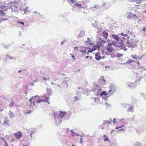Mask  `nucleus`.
<instances>
[{
  "label": "nucleus",
  "mask_w": 146,
  "mask_h": 146,
  "mask_svg": "<svg viewBox=\"0 0 146 146\" xmlns=\"http://www.w3.org/2000/svg\"><path fill=\"white\" fill-rule=\"evenodd\" d=\"M66 112H65L60 111L58 114L54 113V119L55 121V122L58 127L60 123L62 121V119L65 115Z\"/></svg>",
  "instance_id": "1"
},
{
  "label": "nucleus",
  "mask_w": 146,
  "mask_h": 146,
  "mask_svg": "<svg viewBox=\"0 0 146 146\" xmlns=\"http://www.w3.org/2000/svg\"><path fill=\"white\" fill-rule=\"evenodd\" d=\"M138 41V40L133 38H131L130 40H127L126 43L128 45L129 47L133 48L137 46V44Z\"/></svg>",
  "instance_id": "2"
},
{
  "label": "nucleus",
  "mask_w": 146,
  "mask_h": 146,
  "mask_svg": "<svg viewBox=\"0 0 146 146\" xmlns=\"http://www.w3.org/2000/svg\"><path fill=\"white\" fill-rule=\"evenodd\" d=\"M105 5V3H104L102 6L99 5H94L93 7H91L90 8L92 9L93 12L96 13V14H98L101 11V7L104 8V6Z\"/></svg>",
  "instance_id": "3"
},
{
  "label": "nucleus",
  "mask_w": 146,
  "mask_h": 146,
  "mask_svg": "<svg viewBox=\"0 0 146 146\" xmlns=\"http://www.w3.org/2000/svg\"><path fill=\"white\" fill-rule=\"evenodd\" d=\"M93 88L92 89L91 91L94 92V93L96 96H98L101 91V89L98 85L96 84H94L93 85Z\"/></svg>",
  "instance_id": "4"
},
{
  "label": "nucleus",
  "mask_w": 146,
  "mask_h": 146,
  "mask_svg": "<svg viewBox=\"0 0 146 146\" xmlns=\"http://www.w3.org/2000/svg\"><path fill=\"white\" fill-rule=\"evenodd\" d=\"M109 88L110 90L108 93L110 94V96H111L116 92L117 87L115 85L112 84L110 86Z\"/></svg>",
  "instance_id": "5"
},
{
  "label": "nucleus",
  "mask_w": 146,
  "mask_h": 146,
  "mask_svg": "<svg viewBox=\"0 0 146 146\" xmlns=\"http://www.w3.org/2000/svg\"><path fill=\"white\" fill-rule=\"evenodd\" d=\"M22 136V133L20 131H18L14 134V136L16 139H19Z\"/></svg>",
  "instance_id": "6"
},
{
  "label": "nucleus",
  "mask_w": 146,
  "mask_h": 146,
  "mask_svg": "<svg viewBox=\"0 0 146 146\" xmlns=\"http://www.w3.org/2000/svg\"><path fill=\"white\" fill-rule=\"evenodd\" d=\"M133 62H136L137 64L138 65H139V61H137L136 62L134 60H132L131 59H129V60L127 62H126V63H124L123 64H130L131 65V63Z\"/></svg>",
  "instance_id": "7"
},
{
  "label": "nucleus",
  "mask_w": 146,
  "mask_h": 146,
  "mask_svg": "<svg viewBox=\"0 0 146 146\" xmlns=\"http://www.w3.org/2000/svg\"><path fill=\"white\" fill-rule=\"evenodd\" d=\"M136 87V85L135 84L133 83H129V84H127V87L128 88H133Z\"/></svg>",
  "instance_id": "8"
},
{
  "label": "nucleus",
  "mask_w": 146,
  "mask_h": 146,
  "mask_svg": "<svg viewBox=\"0 0 146 146\" xmlns=\"http://www.w3.org/2000/svg\"><path fill=\"white\" fill-rule=\"evenodd\" d=\"M103 46L102 43L99 41H98L96 45H94V46H96L97 48H100L101 47H103Z\"/></svg>",
  "instance_id": "9"
},
{
  "label": "nucleus",
  "mask_w": 146,
  "mask_h": 146,
  "mask_svg": "<svg viewBox=\"0 0 146 146\" xmlns=\"http://www.w3.org/2000/svg\"><path fill=\"white\" fill-rule=\"evenodd\" d=\"M46 95H48V96H51L52 93V92L50 88H47L46 89Z\"/></svg>",
  "instance_id": "10"
},
{
  "label": "nucleus",
  "mask_w": 146,
  "mask_h": 146,
  "mask_svg": "<svg viewBox=\"0 0 146 146\" xmlns=\"http://www.w3.org/2000/svg\"><path fill=\"white\" fill-rule=\"evenodd\" d=\"M112 37L115 40L117 41H119L120 40V38L118 35H116L113 34L112 35Z\"/></svg>",
  "instance_id": "11"
},
{
  "label": "nucleus",
  "mask_w": 146,
  "mask_h": 146,
  "mask_svg": "<svg viewBox=\"0 0 146 146\" xmlns=\"http://www.w3.org/2000/svg\"><path fill=\"white\" fill-rule=\"evenodd\" d=\"M103 36L105 38H107L108 36V33L105 31H104L102 33Z\"/></svg>",
  "instance_id": "12"
},
{
  "label": "nucleus",
  "mask_w": 146,
  "mask_h": 146,
  "mask_svg": "<svg viewBox=\"0 0 146 146\" xmlns=\"http://www.w3.org/2000/svg\"><path fill=\"white\" fill-rule=\"evenodd\" d=\"M85 34V31L82 30L81 31L80 34L78 35V37H82Z\"/></svg>",
  "instance_id": "13"
},
{
  "label": "nucleus",
  "mask_w": 146,
  "mask_h": 146,
  "mask_svg": "<svg viewBox=\"0 0 146 146\" xmlns=\"http://www.w3.org/2000/svg\"><path fill=\"white\" fill-rule=\"evenodd\" d=\"M106 49L108 52H112L114 50V49L113 48L110 47H107L106 48Z\"/></svg>",
  "instance_id": "14"
},
{
  "label": "nucleus",
  "mask_w": 146,
  "mask_h": 146,
  "mask_svg": "<svg viewBox=\"0 0 146 146\" xmlns=\"http://www.w3.org/2000/svg\"><path fill=\"white\" fill-rule=\"evenodd\" d=\"M86 42L88 43L89 45H92L93 44V43H90L92 42V41L89 38H87V40L86 41Z\"/></svg>",
  "instance_id": "15"
},
{
  "label": "nucleus",
  "mask_w": 146,
  "mask_h": 146,
  "mask_svg": "<svg viewBox=\"0 0 146 146\" xmlns=\"http://www.w3.org/2000/svg\"><path fill=\"white\" fill-rule=\"evenodd\" d=\"M0 15L1 16L3 17L5 16L6 14L4 11H3L2 9H0Z\"/></svg>",
  "instance_id": "16"
},
{
  "label": "nucleus",
  "mask_w": 146,
  "mask_h": 146,
  "mask_svg": "<svg viewBox=\"0 0 146 146\" xmlns=\"http://www.w3.org/2000/svg\"><path fill=\"white\" fill-rule=\"evenodd\" d=\"M68 78H65L64 80L63 81V83L64 84L65 86V85H66V86L67 87L68 86V84L67 83V82H68V80H67Z\"/></svg>",
  "instance_id": "17"
},
{
  "label": "nucleus",
  "mask_w": 146,
  "mask_h": 146,
  "mask_svg": "<svg viewBox=\"0 0 146 146\" xmlns=\"http://www.w3.org/2000/svg\"><path fill=\"white\" fill-rule=\"evenodd\" d=\"M107 95H108V94L105 91H103L100 94V96H106Z\"/></svg>",
  "instance_id": "18"
},
{
  "label": "nucleus",
  "mask_w": 146,
  "mask_h": 146,
  "mask_svg": "<svg viewBox=\"0 0 146 146\" xmlns=\"http://www.w3.org/2000/svg\"><path fill=\"white\" fill-rule=\"evenodd\" d=\"M82 5L81 4H80L78 3H76L74 4V7H78V8H81Z\"/></svg>",
  "instance_id": "19"
},
{
  "label": "nucleus",
  "mask_w": 146,
  "mask_h": 146,
  "mask_svg": "<svg viewBox=\"0 0 146 146\" xmlns=\"http://www.w3.org/2000/svg\"><path fill=\"white\" fill-rule=\"evenodd\" d=\"M19 47L23 50H27V47L25 46V45L24 44H22L21 46H19Z\"/></svg>",
  "instance_id": "20"
},
{
  "label": "nucleus",
  "mask_w": 146,
  "mask_h": 146,
  "mask_svg": "<svg viewBox=\"0 0 146 146\" xmlns=\"http://www.w3.org/2000/svg\"><path fill=\"white\" fill-rule=\"evenodd\" d=\"M127 111L130 112H133V108L132 106H131L129 108Z\"/></svg>",
  "instance_id": "21"
},
{
  "label": "nucleus",
  "mask_w": 146,
  "mask_h": 146,
  "mask_svg": "<svg viewBox=\"0 0 146 146\" xmlns=\"http://www.w3.org/2000/svg\"><path fill=\"white\" fill-rule=\"evenodd\" d=\"M38 97V96L37 95H36L35 96H32L30 98L29 102L30 103V104H31V105H32V100H33V98H35V97Z\"/></svg>",
  "instance_id": "22"
},
{
  "label": "nucleus",
  "mask_w": 146,
  "mask_h": 146,
  "mask_svg": "<svg viewBox=\"0 0 146 146\" xmlns=\"http://www.w3.org/2000/svg\"><path fill=\"white\" fill-rule=\"evenodd\" d=\"M5 57L6 58H9L11 60L14 59V58L13 57L11 56L8 54H7L6 55Z\"/></svg>",
  "instance_id": "23"
},
{
  "label": "nucleus",
  "mask_w": 146,
  "mask_h": 146,
  "mask_svg": "<svg viewBox=\"0 0 146 146\" xmlns=\"http://www.w3.org/2000/svg\"><path fill=\"white\" fill-rule=\"evenodd\" d=\"M103 138H104V140L105 141H107L109 140V139L107 136L105 135H103Z\"/></svg>",
  "instance_id": "24"
},
{
  "label": "nucleus",
  "mask_w": 146,
  "mask_h": 146,
  "mask_svg": "<svg viewBox=\"0 0 146 146\" xmlns=\"http://www.w3.org/2000/svg\"><path fill=\"white\" fill-rule=\"evenodd\" d=\"M48 102V101L47 100H42H42H38L37 101H36V103H40L41 102Z\"/></svg>",
  "instance_id": "25"
},
{
  "label": "nucleus",
  "mask_w": 146,
  "mask_h": 146,
  "mask_svg": "<svg viewBox=\"0 0 146 146\" xmlns=\"http://www.w3.org/2000/svg\"><path fill=\"white\" fill-rule=\"evenodd\" d=\"M132 13L131 12H128L127 13V14L128 15L127 16V18L130 19L131 18V17H132Z\"/></svg>",
  "instance_id": "26"
},
{
  "label": "nucleus",
  "mask_w": 146,
  "mask_h": 146,
  "mask_svg": "<svg viewBox=\"0 0 146 146\" xmlns=\"http://www.w3.org/2000/svg\"><path fill=\"white\" fill-rule=\"evenodd\" d=\"M135 146H142L141 143L139 142H137L135 144Z\"/></svg>",
  "instance_id": "27"
},
{
  "label": "nucleus",
  "mask_w": 146,
  "mask_h": 146,
  "mask_svg": "<svg viewBox=\"0 0 146 146\" xmlns=\"http://www.w3.org/2000/svg\"><path fill=\"white\" fill-rule=\"evenodd\" d=\"M9 112L10 113V116L11 118H13L15 117V116L13 112H11V111H9Z\"/></svg>",
  "instance_id": "28"
},
{
  "label": "nucleus",
  "mask_w": 146,
  "mask_h": 146,
  "mask_svg": "<svg viewBox=\"0 0 146 146\" xmlns=\"http://www.w3.org/2000/svg\"><path fill=\"white\" fill-rule=\"evenodd\" d=\"M11 46V45L10 44H9L8 45H4L3 46V47L7 49L9 47H10Z\"/></svg>",
  "instance_id": "29"
},
{
  "label": "nucleus",
  "mask_w": 146,
  "mask_h": 146,
  "mask_svg": "<svg viewBox=\"0 0 146 146\" xmlns=\"http://www.w3.org/2000/svg\"><path fill=\"white\" fill-rule=\"evenodd\" d=\"M1 7H3L2 10L3 11H7V8H6V6L3 5L1 6Z\"/></svg>",
  "instance_id": "30"
},
{
  "label": "nucleus",
  "mask_w": 146,
  "mask_h": 146,
  "mask_svg": "<svg viewBox=\"0 0 146 146\" xmlns=\"http://www.w3.org/2000/svg\"><path fill=\"white\" fill-rule=\"evenodd\" d=\"M123 55V54H122L117 53L116 57L118 58H120Z\"/></svg>",
  "instance_id": "31"
},
{
  "label": "nucleus",
  "mask_w": 146,
  "mask_h": 146,
  "mask_svg": "<svg viewBox=\"0 0 146 146\" xmlns=\"http://www.w3.org/2000/svg\"><path fill=\"white\" fill-rule=\"evenodd\" d=\"M73 99L74 100V102L77 101L79 100L78 97L77 96L74 97L73 98Z\"/></svg>",
  "instance_id": "32"
},
{
  "label": "nucleus",
  "mask_w": 146,
  "mask_h": 146,
  "mask_svg": "<svg viewBox=\"0 0 146 146\" xmlns=\"http://www.w3.org/2000/svg\"><path fill=\"white\" fill-rule=\"evenodd\" d=\"M132 19H134V18H135L136 19H137L138 18V17L136 15L133 14V13L132 14Z\"/></svg>",
  "instance_id": "33"
},
{
  "label": "nucleus",
  "mask_w": 146,
  "mask_h": 146,
  "mask_svg": "<svg viewBox=\"0 0 146 146\" xmlns=\"http://www.w3.org/2000/svg\"><path fill=\"white\" fill-rule=\"evenodd\" d=\"M101 58V56H97L95 57V59L97 60H100Z\"/></svg>",
  "instance_id": "34"
},
{
  "label": "nucleus",
  "mask_w": 146,
  "mask_h": 146,
  "mask_svg": "<svg viewBox=\"0 0 146 146\" xmlns=\"http://www.w3.org/2000/svg\"><path fill=\"white\" fill-rule=\"evenodd\" d=\"M141 1H142V0H135L134 1V2H137L136 3V4H137V3L139 4V3H140Z\"/></svg>",
  "instance_id": "35"
},
{
  "label": "nucleus",
  "mask_w": 146,
  "mask_h": 146,
  "mask_svg": "<svg viewBox=\"0 0 146 146\" xmlns=\"http://www.w3.org/2000/svg\"><path fill=\"white\" fill-rule=\"evenodd\" d=\"M39 98V97L38 96V97H35V98H33V100H34V101H35L36 103V101H37V99H38Z\"/></svg>",
  "instance_id": "36"
},
{
  "label": "nucleus",
  "mask_w": 146,
  "mask_h": 146,
  "mask_svg": "<svg viewBox=\"0 0 146 146\" xmlns=\"http://www.w3.org/2000/svg\"><path fill=\"white\" fill-rule=\"evenodd\" d=\"M80 51L82 52L83 54H85L86 52V49H85L84 50L81 49L80 50Z\"/></svg>",
  "instance_id": "37"
},
{
  "label": "nucleus",
  "mask_w": 146,
  "mask_h": 146,
  "mask_svg": "<svg viewBox=\"0 0 146 146\" xmlns=\"http://www.w3.org/2000/svg\"><path fill=\"white\" fill-rule=\"evenodd\" d=\"M17 22L18 24H21L22 25H24V22H23L20 21H18Z\"/></svg>",
  "instance_id": "38"
},
{
  "label": "nucleus",
  "mask_w": 146,
  "mask_h": 146,
  "mask_svg": "<svg viewBox=\"0 0 146 146\" xmlns=\"http://www.w3.org/2000/svg\"><path fill=\"white\" fill-rule=\"evenodd\" d=\"M122 131V132H123L125 131V129H124L123 128L121 129H120L118 130L117 131V132H118L119 131Z\"/></svg>",
  "instance_id": "39"
},
{
  "label": "nucleus",
  "mask_w": 146,
  "mask_h": 146,
  "mask_svg": "<svg viewBox=\"0 0 146 146\" xmlns=\"http://www.w3.org/2000/svg\"><path fill=\"white\" fill-rule=\"evenodd\" d=\"M123 46L124 45H122L121 44H120V46H119L118 47L120 48V49H119V50L123 49ZM117 50H119V49H117Z\"/></svg>",
  "instance_id": "40"
},
{
  "label": "nucleus",
  "mask_w": 146,
  "mask_h": 146,
  "mask_svg": "<svg viewBox=\"0 0 146 146\" xmlns=\"http://www.w3.org/2000/svg\"><path fill=\"white\" fill-rule=\"evenodd\" d=\"M36 131V130L35 129H33L31 131V134H34Z\"/></svg>",
  "instance_id": "41"
},
{
  "label": "nucleus",
  "mask_w": 146,
  "mask_h": 146,
  "mask_svg": "<svg viewBox=\"0 0 146 146\" xmlns=\"http://www.w3.org/2000/svg\"><path fill=\"white\" fill-rule=\"evenodd\" d=\"M93 52V50H92L91 49L89 50L86 52V54L87 55H89V53H92Z\"/></svg>",
  "instance_id": "42"
},
{
  "label": "nucleus",
  "mask_w": 146,
  "mask_h": 146,
  "mask_svg": "<svg viewBox=\"0 0 146 146\" xmlns=\"http://www.w3.org/2000/svg\"><path fill=\"white\" fill-rule=\"evenodd\" d=\"M118 35H121L124 36L125 37H126L127 36V34H124L123 33H120V34H119Z\"/></svg>",
  "instance_id": "43"
},
{
  "label": "nucleus",
  "mask_w": 146,
  "mask_h": 146,
  "mask_svg": "<svg viewBox=\"0 0 146 146\" xmlns=\"http://www.w3.org/2000/svg\"><path fill=\"white\" fill-rule=\"evenodd\" d=\"M14 104V102H11L10 103V104L9 106L10 107H11V106H13Z\"/></svg>",
  "instance_id": "44"
},
{
  "label": "nucleus",
  "mask_w": 146,
  "mask_h": 146,
  "mask_svg": "<svg viewBox=\"0 0 146 146\" xmlns=\"http://www.w3.org/2000/svg\"><path fill=\"white\" fill-rule=\"evenodd\" d=\"M13 7L14 11H16L17 10L18 7L14 5L13 6Z\"/></svg>",
  "instance_id": "45"
},
{
  "label": "nucleus",
  "mask_w": 146,
  "mask_h": 146,
  "mask_svg": "<svg viewBox=\"0 0 146 146\" xmlns=\"http://www.w3.org/2000/svg\"><path fill=\"white\" fill-rule=\"evenodd\" d=\"M120 40L119 42L120 44L124 45V42L123 41V40L121 39Z\"/></svg>",
  "instance_id": "46"
},
{
  "label": "nucleus",
  "mask_w": 146,
  "mask_h": 146,
  "mask_svg": "<svg viewBox=\"0 0 146 146\" xmlns=\"http://www.w3.org/2000/svg\"><path fill=\"white\" fill-rule=\"evenodd\" d=\"M9 9H11L12 12H13L14 11L13 6H10L9 7Z\"/></svg>",
  "instance_id": "47"
},
{
  "label": "nucleus",
  "mask_w": 146,
  "mask_h": 146,
  "mask_svg": "<svg viewBox=\"0 0 146 146\" xmlns=\"http://www.w3.org/2000/svg\"><path fill=\"white\" fill-rule=\"evenodd\" d=\"M96 46H94H94L92 47V49H91V50H93V51L95 50L96 49Z\"/></svg>",
  "instance_id": "48"
},
{
  "label": "nucleus",
  "mask_w": 146,
  "mask_h": 146,
  "mask_svg": "<svg viewBox=\"0 0 146 146\" xmlns=\"http://www.w3.org/2000/svg\"><path fill=\"white\" fill-rule=\"evenodd\" d=\"M102 99H104L105 100L107 101V99L106 98V96H101Z\"/></svg>",
  "instance_id": "49"
},
{
  "label": "nucleus",
  "mask_w": 146,
  "mask_h": 146,
  "mask_svg": "<svg viewBox=\"0 0 146 146\" xmlns=\"http://www.w3.org/2000/svg\"><path fill=\"white\" fill-rule=\"evenodd\" d=\"M117 43V42L116 41H113L112 42V45H115Z\"/></svg>",
  "instance_id": "50"
},
{
  "label": "nucleus",
  "mask_w": 146,
  "mask_h": 146,
  "mask_svg": "<svg viewBox=\"0 0 146 146\" xmlns=\"http://www.w3.org/2000/svg\"><path fill=\"white\" fill-rule=\"evenodd\" d=\"M100 42L102 43L103 44H104L106 42V41L103 40H101L100 41Z\"/></svg>",
  "instance_id": "51"
},
{
  "label": "nucleus",
  "mask_w": 146,
  "mask_h": 146,
  "mask_svg": "<svg viewBox=\"0 0 146 146\" xmlns=\"http://www.w3.org/2000/svg\"><path fill=\"white\" fill-rule=\"evenodd\" d=\"M105 127V125L104 124H102L100 126V127H101V129L103 130L104 129V127Z\"/></svg>",
  "instance_id": "52"
},
{
  "label": "nucleus",
  "mask_w": 146,
  "mask_h": 146,
  "mask_svg": "<svg viewBox=\"0 0 146 146\" xmlns=\"http://www.w3.org/2000/svg\"><path fill=\"white\" fill-rule=\"evenodd\" d=\"M32 111L31 110H28L26 112V113L29 114L31 113Z\"/></svg>",
  "instance_id": "53"
},
{
  "label": "nucleus",
  "mask_w": 146,
  "mask_h": 146,
  "mask_svg": "<svg viewBox=\"0 0 146 146\" xmlns=\"http://www.w3.org/2000/svg\"><path fill=\"white\" fill-rule=\"evenodd\" d=\"M36 102H35L34 100H33L32 102V105H33L34 106H36Z\"/></svg>",
  "instance_id": "54"
},
{
  "label": "nucleus",
  "mask_w": 146,
  "mask_h": 146,
  "mask_svg": "<svg viewBox=\"0 0 146 146\" xmlns=\"http://www.w3.org/2000/svg\"><path fill=\"white\" fill-rule=\"evenodd\" d=\"M131 57L133 58V59H135L137 58V56L136 55H131Z\"/></svg>",
  "instance_id": "55"
},
{
  "label": "nucleus",
  "mask_w": 146,
  "mask_h": 146,
  "mask_svg": "<svg viewBox=\"0 0 146 146\" xmlns=\"http://www.w3.org/2000/svg\"><path fill=\"white\" fill-rule=\"evenodd\" d=\"M127 105V104H122V106L123 107L125 108H126Z\"/></svg>",
  "instance_id": "56"
},
{
  "label": "nucleus",
  "mask_w": 146,
  "mask_h": 146,
  "mask_svg": "<svg viewBox=\"0 0 146 146\" xmlns=\"http://www.w3.org/2000/svg\"><path fill=\"white\" fill-rule=\"evenodd\" d=\"M112 122H113V124H115V122H116V118H114L113 119Z\"/></svg>",
  "instance_id": "57"
},
{
  "label": "nucleus",
  "mask_w": 146,
  "mask_h": 146,
  "mask_svg": "<svg viewBox=\"0 0 146 146\" xmlns=\"http://www.w3.org/2000/svg\"><path fill=\"white\" fill-rule=\"evenodd\" d=\"M44 99L46 100L47 101L48 100H49V97H48L46 96H44Z\"/></svg>",
  "instance_id": "58"
},
{
  "label": "nucleus",
  "mask_w": 146,
  "mask_h": 146,
  "mask_svg": "<svg viewBox=\"0 0 146 146\" xmlns=\"http://www.w3.org/2000/svg\"><path fill=\"white\" fill-rule=\"evenodd\" d=\"M1 20H2V21H4L8 20V19L7 18H1Z\"/></svg>",
  "instance_id": "59"
},
{
  "label": "nucleus",
  "mask_w": 146,
  "mask_h": 146,
  "mask_svg": "<svg viewBox=\"0 0 146 146\" xmlns=\"http://www.w3.org/2000/svg\"><path fill=\"white\" fill-rule=\"evenodd\" d=\"M72 135L73 136L74 135H77V136H79V135L78 133H75L74 134H72Z\"/></svg>",
  "instance_id": "60"
},
{
  "label": "nucleus",
  "mask_w": 146,
  "mask_h": 146,
  "mask_svg": "<svg viewBox=\"0 0 146 146\" xmlns=\"http://www.w3.org/2000/svg\"><path fill=\"white\" fill-rule=\"evenodd\" d=\"M29 7H26L24 9V11H29L28 10Z\"/></svg>",
  "instance_id": "61"
},
{
  "label": "nucleus",
  "mask_w": 146,
  "mask_h": 146,
  "mask_svg": "<svg viewBox=\"0 0 146 146\" xmlns=\"http://www.w3.org/2000/svg\"><path fill=\"white\" fill-rule=\"evenodd\" d=\"M99 54H100L99 52H97L96 53L95 55V56L96 57V56H99Z\"/></svg>",
  "instance_id": "62"
},
{
  "label": "nucleus",
  "mask_w": 146,
  "mask_h": 146,
  "mask_svg": "<svg viewBox=\"0 0 146 146\" xmlns=\"http://www.w3.org/2000/svg\"><path fill=\"white\" fill-rule=\"evenodd\" d=\"M83 139L82 137H80V143H82L83 142Z\"/></svg>",
  "instance_id": "63"
},
{
  "label": "nucleus",
  "mask_w": 146,
  "mask_h": 146,
  "mask_svg": "<svg viewBox=\"0 0 146 146\" xmlns=\"http://www.w3.org/2000/svg\"><path fill=\"white\" fill-rule=\"evenodd\" d=\"M142 31L144 32L146 31V27H143V29L142 30Z\"/></svg>",
  "instance_id": "64"
}]
</instances>
